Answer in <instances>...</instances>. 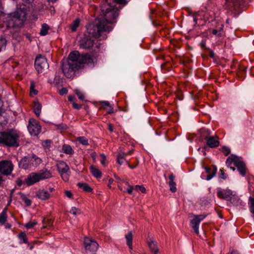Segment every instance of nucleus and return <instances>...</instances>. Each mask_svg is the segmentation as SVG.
I'll list each match as a JSON object with an SVG mask.
<instances>
[{
	"mask_svg": "<svg viewBox=\"0 0 254 254\" xmlns=\"http://www.w3.org/2000/svg\"><path fill=\"white\" fill-rule=\"evenodd\" d=\"M103 0L101 5V17L96 19L87 28V32L91 36L100 40L106 38L104 32H109L112 30L111 24L116 22V19L119 16V10L115 7V4H126V0Z\"/></svg>",
	"mask_w": 254,
	"mask_h": 254,
	"instance_id": "nucleus-1",
	"label": "nucleus"
},
{
	"mask_svg": "<svg viewBox=\"0 0 254 254\" xmlns=\"http://www.w3.org/2000/svg\"><path fill=\"white\" fill-rule=\"evenodd\" d=\"M92 63L93 59L90 55H80L78 51H74L69 54L67 59L63 60L61 67L64 75L70 78L74 76L75 71L84 64Z\"/></svg>",
	"mask_w": 254,
	"mask_h": 254,
	"instance_id": "nucleus-2",
	"label": "nucleus"
},
{
	"mask_svg": "<svg viewBox=\"0 0 254 254\" xmlns=\"http://www.w3.org/2000/svg\"><path fill=\"white\" fill-rule=\"evenodd\" d=\"M20 135L17 131L13 129L0 131V144L8 147H17L19 146Z\"/></svg>",
	"mask_w": 254,
	"mask_h": 254,
	"instance_id": "nucleus-3",
	"label": "nucleus"
},
{
	"mask_svg": "<svg viewBox=\"0 0 254 254\" xmlns=\"http://www.w3.org/2000/svg\"><path fill=\"white\" fill-rule=\"evenodd\" d=\"M26 15L25 11L21 9L9 14L6 21L7 26L9 28L21 26L25 20Z\"/></svg>",
	"mask_w": 254,
	"mask_h": 254,
	"instance_id": "nucleus-4",
	"label": "nucleus"
},
{
	"mask_svg": "<svg viewBox=\"0 0 254 254\" xmlns=\"http://www.w3.org/2000/svg\"><path fill=\"white\" fill-rule=\"evenodd\" d=\"M42 162V160L40 158L35 154H32L30 156H25L22 158L19 162L18 165L23 169L31 170L38 167Z\"/></svg>",
	"mask_w": 254,
	"mask_h": 254,
	"instance_id": "nucleus-5",
	"label": "nucleus"
},
{
	"mask_svg": "<svg viewBox=\"0 0 254 254\" xmlns=\"http://www.w3.org/2000/svg\"><path fill=\"white\" fill-rule=\"evenodd\" d=\"M84 247L87 254H95L99 247L98 244L93 239L86 237L84 239Z\"/></svg>",
	"mask_w": 254,
	"mask_h": 254,
	"instance_id": "nucleus-6",
	"label": "nucleus"
},
{
	"mask_svg": "<svg viewBox=\"0 0 254 254\" xmlns=\"http://www.w3.org/2000/svg\"><path fill=\"white\" fill-rule=\"evenodd\" d=\"M57 167L63 180L65 182L68 181L70 171L67 164L64 161H61L57 163Z\"/></svg>",
	"mask_w": 254,
	"mask_h": 254,
	"instance_id": "nucleus-7",
	"label": "nucleus"
},
{
	"mask_svg": "<svg viewBox=\"0 0 254 254\" xmlns=\"http://www.w3.org/2000/svg\"><path fill=\"white\" fill-rule=\"evenodd\" d=\"M35 67L38 73L48 69L49 64L46 58L41 55L38 56L35 60Z\"/></svg>",
	"mask_w": 254,
	"mask_h": 254,
	"instance_id": "nucleus-8",
	"label": "nucleus"
},
{
	"mask_svg": "<svg viewBox=\"0 0 254 254\" xmlns=\"http://www.w3.org/2000/svg\"><path fill=\"white\" fill-rule=\"evenodd\" d=\"M27 128L30 134L33 136H37L41 131L38 122L33 118L29 119Z\"/></svg>",
	"mask_w": 254,
	"mask_h": 254,
	"instance_id": "nucleus-9",
	"label": "nucleus"
},
{
	"mask_svg": "<svg viewBox=\"0 0 254 254\" xmlns=\"http://www.w3.org/2000/svg\"><path fill=\"white\" fill-rule=\"evenodd\" d=\"M192 219L190 220V225L194 230V232L198 235L199 234L198 228L200 222L206 217V214L192 215Z\"/></svg>",
	"mask_w": 254,
	"mask_h": 254,
	"instance_id": "nucleus-10",
	"label": "nucleus"
},
{
	"mask_svg": "<svg viewBox=\"0 0 254 254\" xmlns=\"http://www.w3.org/2000/svg\"><path fill=\"white\" fill-rule=\"evenodd\" d=\"M13 170V165L11 161L4 160L0 161V172L4 175H9Z\"/></svg>",
	"mask_w": 254,
	"mask_h": 254,
	"instance_id": "nucleus-11",
	"label": "nucleus"
},
{
	"mask_svg": "<svg viewBox=\"0 0 254 254\" xmlns=\"http://www.w3.org/2000/svg\"><path fill=\"white\" fill-rule=\"evenodd\" d=\"M94 44V40L89 36L84 35L79 43V47L83 49L91 48Z\"/></svg>",
	"mask_w": 254,
	"mask_h": 254,
	"instance_id": "nucleus-12",
	"label": "nucleus"
},
{
	"mask_svg": "<svg viewBox=\"0 0 254 254\" xmlns=\"http://www.w3.org/2000/svg\"><path fill=\"white\" fill-rule=\"evenodd\" d=\"M244 4V0H225V8L230 10H237Z\"/></svg>",
	"mask_w": 254,
	"mask_h": 254,
	"instance_id": "nucleus-13",
	"label": "nucleus"
},
{
	"mask_svg": "<svg viewBox=\"0 0 254 254\" xmlns=\"http://www.w3.org/2000/svg\"><path fill=\"white\" fill-rule=\"evenodd\" d=\"M203 138L206 140V144L211 148H215L219 146V141L217 136H204Z\"/></svg>",
	"mask_w": 254,
	"mask_h": 254,
	"instance_id": "nucleus-14",
	"label": "nucleus"
},
{
	"mask_svg": "<svg viewBox=\"0 0 254 254\" xmlns=\"http://www.w3.org/2000/svg\"><path fill=\"white\" fill-rule=\"evenodd\" d=\"M39 181L36 173H31L25 179L24 183L28 186H30Z\"/></svg>",
	"mask_w": 254,
	"mask_h": 254,
	"instance_id": "nucleus-15",
	"label": "nucleus"
},
{
	"mask_svg": "<svg viewBox=\"0 0 254 254\" xmlns=\"http://www.w3.org/2000/svg\"><path fill=\"white\" fill-rule=\"evenodd\" d=\"M235 166L238 171L242 176H245L246 174V166L245 163L239 157L237 161L235 160Z\"/></svg>",
	"mask_w": 254,
	"mask_h": 254,
	"instance_id": "nucleus-16",
	"label": "nucleus"
},
{
	"mask_svg": "<svg viewBox=\"0 0 254 254\" xmlns=\"http://www.w3.org/2000/svg\"><path fill=\"white\" fill-rule=\"evenodd\" d=\"M232 191L230 190H221L218 189L217 194V196L220 198L229 200L232 195Z\"/></svg>",
	"mask_w": 254,
	"mask_h": 254,
	"instance_id": "nucleus-17",
	"label": "nucleus"
},
{
	"mask_svg": "<svg viewBox=\"0 0 254 254\" xmlns=\"http://www.w3.org/2000/svg\"><path fill=\"white\" fill-rule=\"evenodd\" d=\"M131 153V151H129L127 153L124 152H119L117 155V162L121 165L125 163L128 164V162L127 160L126 157Z\"/></svg>",
	"mask_w": 254,
	"mask_h": 254,
	"instance_id": "nucleus-18",
	"label": "nucleus"
},
{
	"mask_svg": "<svg viewBox=\"0 0 254 254\" xmlns=\"http://www.w3.org/2000/svg\"><path fill=\"white\" fill-rule=\"evenodd\" d=\"M204 169H205L206 172L208 174L206 177V180H210L216 175L217 168L215 166H213L212 168L208 167H205Z\"/></svg>",
	"mask_w": 254,
	"mask_h": 254,
	"instance_id": "nucleus-19",
	"label": "nucleus"
},
{
	"mask_svg": "<svg viewBox=\"0 0 254 254\" xmlns=\"http://www.w3.org/2000/svg\"><path fill=\"white\" fill-rule=\"evenodd\" d=\"M39 181L47 179L52 177V174L47 169H43L39 172L36 173Z\"/></svg>",
	"mask_w": 254,
	"mask_h": 254,
	"instance_id": "nucleus-20",
	"label": "nucleus"
},
{
	"mask_svg": "<svg viewBox=\"0 0 254 254\" xmlns=\"http://www.w3.org/2000/svg\"><path fill=\"white\" fill-rule=\"evenodd\" d=\"M36 196L39 199L44 200L50 198V194L47 190H39L36 192Z\"/></svg>",
	"mask_w": 254,
	"mask_h": 254,
	"instance_id": "nucleus-21",
	"label": "nucleus"
},
{
	"mask_svg": "<svg viewBox=\"0 0 254 254\" xmlns=\"http://www.w3.org/2000/svg\"><path fill=\"white\" fill-rule=\"evenodd\" d=\"M148 246L152 253L157 254L158 252V249L157 243L152 239H150L148 243Z\"/></svg>",
	"mask_w": 254,
	"mask_h": 254,
	"instance_id": "nucleus-22",
	"label": "nucleus"
},
{
	"mask_svg": "<svg viewBox=\"0 0 254 254\" xmlns=\"http://www.w3.org/2000/svg\"><path fill=\"white\" fill-rule=\"evenodd\" d=\"M90 171L93 176L95 178L98 179L101 178L102 177V173L98 169V168H96L95 166L92 165L90 167Z\"/></svg>",
	"mask_w": 254,
	"mask_h": 254,
	"instance_id": "nucleus-23",
	"label": "nucleus"
},
{
	"mask_svg": "<svg viewBox=\"0 0 254 254\" xmlns=\"http://www.w3.org/2000/svg\"><path fill=\"white\" fill-rule=\"evenodd\" d=\"M100 104L107 111L108 113H113V108L108 101H101Z\"/></svg>",
	"mask_w": 254,
	"mask_h": 254,
	"instance_id": "nucleus-24",
	"label": "nucleus"
},
{
	"mask_svg": "<svg viewBox=\"0 0 254 254\" xmlns=\"http://www.w3.org/2000/svg\"><path fill=\"white\" fill-rule=\"evenodd\" d=\"M238 158V156L233 154L231 155L228 158H227L226 161V164L227 167H229L230 166H231L233 162L235 165V160H236L237 161Z\"/></svg>",
	"mask_w": 254,
	"mask_h": 254,
	"instance_id": "nucleus-25",
	"label": "nucleus"
},
{
	"mask_svg": "<svg viewBox=\"0 0 254 254\" xmlns=\"http://www.w3.org/2000/svg\"><path fill=\"white\" fill-rule=\"evenodd\" d=\"M126 239L127 245L129 247L130 249H132V233L131 231L128 232L126 235Z\"/></svg>",
	"mask_w": 254,
	"mask_h": 254,
	"instance_id": "nucleus-26",
	"label": "nucleus"
},
{
	"mask_svg": "<svg viewBox=\"0 0 254 254\" xmlns=\"http://www.w3.org/2000/svg\"><path fill=\"white\" fill-rule=\"evenodd\" d=\"M34 112L36 115L38 117H39L40 115L41 111V108H42V105L39 102H35L34 104Z\"/></svg>",
	"mask_w": 254,
	"mask_h": 254,
	"instance_id": "nucleus-27",
	"label": "nucleus"
},
{
	"mask_svg": "<svg viewBox=\"0 0 254 254\" xmlns=\"http://www.w3.org/2000/svg\"><path fill=\"white\" fill-rule=\"evenodd\" d=\"M80 19L78 18H76L70 25V29L72 31H76L77 27L79 26Z\"/></svg>",
	"mask_w": 254,
	"mask_h": 254,
	"instance_id": "nucleus-28",
	"label": "nucleus"
},
{
	"mask_svg": "<svg viewBox=\"0 0 254 254\" xmlns=\"http://www.w3.org/2000/svg\"><path fill=\"white\" fill-rule=\"evenodd\" d=\"M229 200H230L231 203L233 204V205L236 206L238 205L241 203V201H240L239 196L235 195H232Z\"/></svg>",
	"mask_w": 254,
	"mask_h": 254,
	"instance_id": "nucleus-29",
	"label": "nucleus"
},
{
	"mask_svg": "<svg viewBox=\"0 0 254 254\" xmlns=\"http://www.w3.org/2000/svg\"><path fill=\"white\" fill-rule=\"evenodd\" d=\"M62 149L63 152L66 154L72 155L74 153L71 147L69 145L64 144L62 147Z\"/></svg>",
	"mask_w": 254,
	"mask_h": 254,
	"instance_id": "nucleus-30",
	"label": "nucleus"
},
{
	"mask_svg": "<svg viewBox=\"0 0 254 254\" xmlns=\"http://www.w3.org/2000/svg\"><path fill=\"white\" fill-rule=\"evenodd\" d=\"M50 27L46 23H44L42 25L40 31V34L41 36H45L48 34V30Z\"/></svg>",
	"mask_w": 254,
	"mask_h": 254,
	"instance_id": "nucleus-31",
	"label": "nucleus"
},
{
	"mask_svg": "<svg viewBox=\"0 0 254 254\" xmlns=\"http://www.w3.org/2000/svg\"><path fill=\"white\" fill-rule=\"evenodd\" d=\"M77 186L86 192H91L92 190L91 188L86 183H78Z\"/></svg>",
	"mask_w": 254,
	"mask_h": 254,
	"instance_id": "nucleus-32",
	"label": "nucleus"
},
{
	"mask_svg": "<svg viewBox=\"0 0 254 254\" xmlns=\"http://www.w3.org/2000/svg\"><path fill=\"white\" fill-rule=\"evenodd\" d=\"M6 210L7 209L5 208L0 214V222L2 224H3L6 220Z\"/></svg>",
	"mask_w": 254,
	"mask_h": 254,
	"instance_id": "nucleus-33",
	"label": "nucleus"
},
{
	"mask_svg": "<svg viewBox=\"0 0 254 254\" xmlns=\"http://www.w3.org/2000/svg\"><path fill=\"white\" fill-rule=\"evenodd\" d=\"M77 140L79 141L81 144L84 145H87L88 144V139L84 136L78 137L77 138Z\"/></svg>",
	"mask_w": 254,
	"mask_h": 254,
	"instance_id": "nucleus-34",
	"label": "nucleus"
},
{
	"mask_svg": "<svg viewBox=\"0 0 254 254\" xmlns=\"http://www.w3.org/2000/svg\"><path fill=\"white\" fill-rule=\"evenodd\" d=\"M21 198L22 200L24 202L27 206H30L31 204V201L28 198H27L25 194L21 193Z\"/></svg>",
	"mask_w": 254,
	"mask_h": 254,
	"instance_id": "nucleus-35",
	"label": "nucleus"
},
{
	"mask_svg": "<svg viewBox=\"0 0 254 254\" xmlns=\"http://www.w3.org/2000/svg\"><path fill=\"white\" fill-rule=\"evenodd\" d=\"M37 224V222L36 220H33L32 221H29L26 224L24 225V226L27 229H30L33 228L34 226H35Z\"/></svg>",
	"mask_w": 254,
	"mask_h": 254,
	"instance_id": "nucleus-36",
	"label": "nucleus"
},
{
	"mask_svg": "<svg viewBox=\"0 0 254 254\" xmlns=\"http://www.w3.org/2000/svg\"><path fill=\"white\" fill-rule=\"evenodd\" d=\"M35 85L33 81L31 82L30 84V94L31 95H36L38 93V91L36 90L35 89Z\"/></svg>",
	"mask_w": 254,
	"mask_h": 254,
	"instance_id": "nucleus-37",
	"label": "nucleus"
},
{
	"mask_svg": "<svg viewBox=\"0 0 254 254\" xmlns=\"http://www.w3.org/2000/svg\"><path fill=\"white\" fill-rule=\"evenodd\" d=\"M19 239L21 241H22L23 243L27 244L28 243L27 239L26 237V235L24 233H21L19 234L18 236Z\"/></svg>",
	"mask_w": 254,
	"mask_h": 254,
	"instance_id": "nucleus-38",
	"label": "nucleus"
},
{
	"mask_svg": "<svg viewBox=\"0 0 254 254\" xmlns=\"http://www.w3.org/2000/svg\"><path fill=\"white\" fill-rule=\"evenodd\" d=\"M169 185L170 186V190L174 192L177 190V188L176 187V183L174 181H169Z\"/></svg>",
	"mask_w": 254,
	"mask_h": 254,
	"instance_id": "nucleus-39",
	"label": "nucleus"
},
{
	"mask_svg": "<svg viewBox=\"0 0 254 254\" xmlns=\"http://www.w3.org/2000/svg\"><path fill=\"white\" fill-rule=\"evenodd\" d=\"M6 45V41L5 39L0 38V51L4 49Z\"/></svg>",
	"mask_w": 254,
	"mask_h": 254,
	"instance_id": "nucleus-40",
	"label": "nucleus"
},
{
	"mask_svg": "<svg viewBox=\"0 0 254 254\" xmlns=\"http://www.w3.org/2000/svg\"><path fill=\"white\" fill-rule=\"evenodd\" d=\"M220 150L224 153L225 156H227L230 153V149L226 146H223Z\"/></svg>",
	"mask_w": 254,
	"mask_h": 254,
	"instance_id": "nucleus-41",
	"label": "nucleus"
},
{
	"mask_svg": "<svg viewBox=\"0 0 254 254\" xmlns=\"http://www.w3.org/2000/svg\"><path fill=\"white\" fill-rule=\"evenodd\" d=\"M70 213L74 215H76L80 213V210L75 207H72L70 210Z\"/></svg>",
	"mask_w": 254,
	"mask_h": 254,
	"instance_id": "nucleus-42",
	"label": "nucleus"
},
{
	"mask_svg": "<svg viewBox=\"0 0 254 254\" xmlns=\"http://www.w3.org/2000/svg\"><path fill=\"white\" fill-rule=\"evenodd\" d=\"M134 190L137 191L140 190L143 193H145L146 192V189L143 186L136 185L134 187Z\"/></svg>",
	"mask_w": 254,
	"mask_h": 254,
	"instance_id": "nucleus-43",
	"label": "nucleus"
},
{
	"mask_svg": "<svg viewBox=\"0 0 254 254\" xmlns=\"http://www.w3.org/2000/svg\"><path fill=\"white\" fill-rule=\"evenodd\" d=\"M75 92L79 99L83 100L84 98V94L78 89H75Z\"/></svg>",
	"mask_w": 254,
	"mask_h": 254,
	"instance_id": "nucleus-44",
	"label": "nucleus"
},
{
	"mask_svg": "<svg viewBox=\"0 0 254 254\" xmlns=\"http://www.w3.org/2000/svg\"><path fill=\"white\" fill-rule=\"evenodd\" d=\"M250 211L254 214V198L250 197Z\"/></svg>",
	"mask_w": 254,
	"mask_h": 254,
	"instance_id": "nucleus-45",
	"label": "nucleus"
},
{
	"mask_svg": "<svg viewBox=\"0 0 254 254\" xmlns=\"http://www.w3.org/2000/svg\"><path fill=\"white\" fill-rule=\"evenodd\" d=\"M223 28L224 25L223 24H221L220 26L216 29L219 32L218 37H221L223 36L224 33Z\"/></svg>",
	"mask_w": 254,
	"mask_h": 254,
	"instance_id": "nucleus-46",
	"label": "nucleus"
},
{
	"mask_svg": "<svg viewBox=\"0 0 254 254\" xmlns=\"http://www.w3.org/2000/svg\"><path fill=\"white\" fill-rule=\"evenodd\" d=\"M43 222L44 224H46V226H44L43 227L44 228H46V227H50V226H52V221L50 219H44L43 221Z\"/></svg>",
	"mask_w": 254,
	"mask_h": 254,
	"instance_id": "nucleus-47",
	"label": "nucleus"
},
{
	"mask_svg": "<svg viewBox=\"0 0 254 254\" xmlns=\"http://www.w3.org/2000/svg\"><path fill=\"white\" fill-rule=\"evenodd\" d=\"M220 177L222 179L226 180L228 177V175L224 173V170L223 168L220 169Z\"/></svg>",
	"mask_w": 254,
	"mask_h": 254,
	"instance_id": "nucleus-48",
	"label": "nucleus"
},
{
	"mask_svg": "<svg viewBox=\"0 0 254 254\" xmlns=\"http://www.w3.org/2000/svg\"><path fill=\"white\" fill-rule=\"evenodd\" d=\"M100 156L101 157V163L103 166H105V165H106L105 162H106V156L104 154H101Z\"/></svg>",
	"mask_w": 254,
	"mask_h": 254,
	"instance_id": "nucleus-49",
	"label": "nucleus"
},
{
	"mask_svg": "<svg viewBox=\"0 0 254 254\" xmlns=\"http://www.w3.org/2000/svg\"><path fill=\"white\" fill-rule=\"evenodd\" d=\"M62 81V79L60 77V76H56L54 78V83H55L56 84L58 85Z\"/></svg>",
	"mask_w": 254,
	"mask_h": 254,
	"instance_id": "nucleus-50",
	"label": "nucleus"
},
{
	"mask_svg": "<svg viewBox=\"0 0 254 254\" xmlns=\"http://www.w3.org/2000/svg\"><path fill=\"white\" fill-rule=\"evenodd\" d=\"M67 93V90L66 88H63L60 90V94L61 95H64Z\"/></svg>",
	"mask_w": 254,
	"mask_h": 254,
	"instance_id": "nucleus-51",
	"label": "nucleus"
},
{
	"mask_svg": "<svg viewBox=\"0 0 254 254\" xmlns=\"http://www.w3.org/2000/svg\"><path fill=\"white\" fill-rule=\"evenodd\" d=\"M133 190H134V187L132 186H128V188L127 190V192L129 194H131Z\"/></svg>",
	"mask_w": 254,
	"mask_h": 254,
	"instance_id": "nucleus-52",
	"label": "nucleus"
},
{
	"mask_svg": "<svg viewBox=\"0 0 254 254\" xmlns=\"http://www.w3.org/2000/svg\"><path fill=\"white\" fill-rule=\"evenodd\" d=\"M72 106L74 108V109H80L81 108V106L79 104H76V103H75L74 102H73V103H72Z\"/></svg>",
	"mask_w": 254,
	"mask_h": 254,
	"instance_id": "nucleus-53",
	"label": "nucleus"
},
{
	"mask_svg": "<svg viewBox=\"0 0 254 254\" xmlns=\"http://www.w3.org/2000/svg\"><path fill=\"white\" fill-rule=\"evenodd\" d=\"M64 193L65 196H67V197L69 198H71L72 197V193L70 190H66Z\"/></svg>",
	"mask_w": 254,
	"mask_h": 254,
	"instance_id": "nucleus-54",
	"label": "nucleus"
},
{
	"mask_svg": "<svg viewBox=\"0 0 254 254\" xmlns=\"http://www.w3.org/2000/svg\"><path fill=\"white\" fill-rule=\"evenodd\" d=\"M16 182L17 185L19 187L21 186L23 184H25L24 182H23V181L20 179H17Z\"/></svg>",
	"mask_w": 254,
	"mask_h": 254,
	"instance_id": "nucleus-55",
	"label": "nucleus"
},
{
	"mask_svg": "<svg viewBox=\"0 0 254 254\" xmlns=\"http://www.w3.org/2000/svg\"><path fill=\"white\" fill-rule=\"evenodd\" d=\"M201 134L206 133L207 134L209 135L210 133V131L209 130H208V129L206 130L204 129H202L201 130Z\"/></svg>",
	"mask_w": 254,
	"mask_h": 254,
	"instance_id": "nucleus-56",
	"label": "nucleus"
},
{
	"mask_svg": "<svg viewBox=\"0 0 254 254\" xmlns=\"http://www.w3.org/2000/svg\"><path fill=\"white\" fill-rule=\"evenodd\" d=\"M169 179L170 180V181H174V180H175L174 175L172 173H171L169 176Z\"/></svg>",
	"mask_w": 254,
	"mask_h": 254,
	"instance_id": "nucleus-57",
	"label": "nucleus"
},
{
	"mask_svg": "<svg viewBox=\"0 0 254 254\" xmlns=\"http://www.w3.org/2000/svg\"><path fill=\"white\" fill-rule=\"evenodd\" d=\"M74 98H75L73 96H69L68 97V101L72 103H73V102H74Z\"/></svg>",
	"mask_w": 254,
	"mask_h": 254,
	"instance_id": "nucleus-58",
	"label": "nucleus"
},
{
	"mask_svg": "<svg viewBox=\"0 0 254 254\" xmlns=\"http://www.w3.org/2000/svg\"><path fill=\"white\" fill-rule=\"evenodd\" d=\"M212 33L213 35H217L218 36L219 32L218 31V30L216 29H213L212 31Z\"/></svg>",
	"mask_w": 254,
	"mask_h": 254,
	"instance_id": "nucleus-59",
	"label": "nucleus"
},
{
	"mask_svg": "<svg viewBox=\"0 0 254 254\" xmlns=\"http://www.w3.org/2000/svg\"><path fill=\"white\" fill-rule=\"evenodd\" d=\"M108 129L110 132L113 131V126L112 124H110L108 125Z\"/></svg>",
	"mask_w": 254,
	"mask_h": 254,
	"instance_id": "nucleus-60",
	"label": "nucleus"
},
{
	"mask_svg": "<svg viewBox=\"0 0 254 254\" xmlns=\"http://www.w3.org/2000/svg\"><path fill=\"white\" fill-rule=\"evenodd\" d=\"M214 53L211 51V50H210L209 51V56L211 58H214Z\"/></svg>",
	"mask_w": 254,
	"mask_h": 254,
	"instance_id": "nucleus-61",
	"label": "nucleus"
},
{
	"mask_svg": "<svg viewBox=\"0 0 254 254\" xmlns=\"http://www.w3.org/2000/svg\"><path fill=\"white\" fill-rule=\"evenodd\" d=\"M96 153L95 152H92L91 154V155L92 157V158L94 160H95V158H96Z\"/></svg>",
	"mask_w": 254,
	"mask_h": 254,
	"instance_id": "nucleus-62",
	"label": "nucleus"
},
{
	"mask_svg": "<svg viewBox=\"0 0 254 254\" xmlns=\"http://www.w3.org/2000/svg\"><path fill=\"white\" fill-rule=\"evenodd\" d=\"M44 142L46 144V145L48 146V145H49L51 143V141L50 140H46L44 141Z\"/></svg>",
	"mask_w": 254,
	"mask_h": 254,
	"instance_id": "nucleus-63",
	"label": "nucleus"
},
{
	"mask_svg": "<svg viewBox=\"0 0 254 254\" xmlns=\"http://www.w3.org/2000/svg\"><path fill=\"white\" fill-rule=\"evenodd\" d=\"M33 0H23V1L28 3L32 2Z\"/></svg>",
	"mask_w": 254,
	"mask_h": 254,
	"instance_id": "nucleus-64",
	"label": "nucleus"
}]
</instances>
